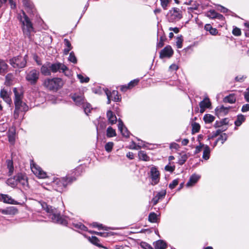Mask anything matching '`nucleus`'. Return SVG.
Wrapping results in <instances>:
<instances>
[{"mask_svg":"<svg viewBox=\"0 0 249 249\" xmlns=\"http://www.w3.org/2000/svg\"><path fill=\"white\" fill-rule=\"evenodd\" d=\"M228 136L226 133H223L217 139V141H221V143L223 144L224 142L227 140Z\"/></svg>","mask_w":249,"mask_h":249,"instance_id":"obj_51","label":"nucleus"},{"mask_svg":"<svg viewBox=\"0 0 249 249\" xmlns=\"http://www.w3.org/2000/svg\"><path fill=\"white\" fill-rule=\"evenodd\" d=\"M188 159V156L186 154H183L180 156V158H179L178 160V164L182 165H183L187 160Z\"/></svg>","mask_w":249,"mask_h":249,"instance_id":"obj_47","label":"nucleus"},{"mask_svg":"<svg viewBox=\"0 0 249 249\" xmlns=\"http://www.w3.org/2000/svg\"><path fill=\"white\" fill-rule=\"evenodd\" d=\"M88 238L89 241L91 242L93 245L99 247H103L100 243H99V240L97 237H96L95 236H92L91 237L89 236L87 237Z\"/></svg>","mask_w":249,"mask_h":249,"instance_id":"obj_34","label":"nucleus"},{"mask_svg":"<svg viewBox=\"0 0 249 249\" xmlns=\"http://www.w3.org/2000/svg\"><path fill=\"white\" fill-rule=\"evenodd\" d=\"M105 92H107L111 97L112 100L114 102H117L121 101V98L118 95V92L116 90H113L110 92L107 89H104Z\"/></svg>","mask_w":249,"mask_h":249,"instance_id":"obj_22","label":"nucleus"},{"mask_svg":"<svg viewBox=\"0 0 249 249\" xmlns=\"http://www.w3.org/2000/svg\"><path fill=\"white\" fill-rule=\"evenodd\" d=\"M178 179H174L172 182H171L169 185V187L171 189H173L175 188V187L178 184Z\"/></svg>","mask_w":249,"mask_h":249,"instance_id":"obj_58","label":"nucleus"},{"mask_svg":"<svg viewBox=\"0 0 249 249\" xmlns=\"http://www.w3.org/2000/svg\"><path fill=\"white\" fill-rule=\"evenodd\" d=\"M219 6L220 7V9H219V10H220V11L221 12L223 13H231L233 14H234L231 11H230L228 9L224 7V6H221V5H219Z\"/></svg>","mask_w":249,"mask_h":249,"instance_id":"obj_61","label":"nucleus"},{"mask_svg":"<svg viewBox=\"0 0 249 249\" xmlns=\"http://www.w3.org/2000/svg\"><path fill=\"white\" fill-rule=\"evenodd\" d=\"M85 166L81 165L77 167L74 170V175L73 177H79L81 175V174L85 172Z\"/></svg>","mask_w":249,"mask_h":249,"instance_id":"obj_33","label":"nucleus"},{"mask_svg":"<svg viewBox=\"0 0 249 249\" xmlns=\"http://www.w3.org/2000/svg\"><path fill=\"white\" fill-rule=\"evenodd\" d=\"M140 246L143 249H154L150 244L145 242H142Z\"/></svg>","mask_w":249,"mask_h":249,"instance_id":"obj_52","label":"nucleus"},{"mask_svg":"<svg viewBox=\"0 0 249 249\" xmlns=\"http://www.w3.org/2000/svg\"><path fill=\"white\" fill-rule=\"evenodd\" d=\"M92 226L94 228H98V230H102L104 229V227L101 224H99L97 222H93Z\"/></svg>","mask_w":249,"mask_h":249,"instance_id":"obj_60","label":"nucleus"},{"mask_svg":"<svg viewBox=\"0 0 249 249\" xmlns=\"http://www.w3.org/2000/svg\"><path fill=\"white\" fill-rule=\"evenodd\" d=\"M210 148L207 145L204 146V151L203 152L202 158L205 160H208L210 158Z\"/></svg>","mask_w":249,"mask_h":249,"instance_id":"obj_37","label":"nucleus"},{"mask_svg":"<svg viewBox=\"0 0 249 249\" xmlns=\"http://www.w3.org/2000/svg\"><path fill=\"white\" fill-rule=\"evenodd\" d=\"M245 117L243 114H239L237 115V119L234 122V124L237 126H239L241 124L245 122Z\"/></svg>","mask_w":249,"mask_h":249,"instance_id":"obj_35","label":"nucleus"},{"mask_svg":"<svg viewBox=\"0 0 249 249\" xmlns=\"http://www.w3.org/2000/svg\"><path fill=\"white\" fill-rule=\"evenodd\" d=\"M138 156L140 160L143 161H149L150 157H148L144 151H140L138 153Z\"/></svg>","mask_w":249,"mask_h":249,"instance_id":"obj_38","label":"nucleus"},{"mask_svg":"<svg viewBox=\"0 0 249 249\" xmlns=\"http://www.w3.org/2000/svg\"><path fill=\"white\" fill-rule=\"evenodd\" d=\"M161 5L164 9H166L169 2V0H160Z\"/></svg>","mask_w":249,"mask_h":249,"instance_id":"obj_62","label":"nucleus"},{"mask_svg":"<svg viewBox=\"0 0 249 249\" xmlns=\"http://www.w3.org/2000/svg\"><path fill=\"white\" fill-rule=\"evenodd\" d=\"M232 33L234 36H240L241 34L240 29L236 27L233 28Z\"/></svg>","mask_w":249,"mask_h":249,"instance_id":"obj_55","label":"nucleus"},{"mask_svg":"<svg viewBox=\"0 0 249 249\" xmlns=\"http://www.w3.org/2000/svg\"><path fill=\"white\" fill-rule=\"evenodd\" d=\"M107 116L109 123L111 124H116L117 122V117L115 114L110 110H109L107 112Z\"/></svg>","mask_w":249,"mask_h":249,"instance_id":"obj_29","label":"nucleus"},{"mask_svg":"<svg viewBox=\"0 0 249 249\" xmlns=\"http://www.w3.org/2000/svg\"><path fill=\"white\" fill-rule=\"evenodd\" d=\"M31 169L34 174L39 178H44L46 177V173L36 163H31Z\"/></svg>","mask_w":249,"mask_h":249,"instance_id":"obj_12","label":"nucleus"},{"mask_svg":"<svg viewBox=\"0 0 249 249\" xmlns=\"http://www.w3.org/2000/svg\"><path fill=\"white\" fill-rule=\"evenodd\" d=\"M18 18L22 23V30L24 37L28 38L30 41H33L32 34L34 32V28L30 18L24 12H23L22 16L20 15Z\"/></svg>","mask_w":249,"mask_h":249,"instance_id":"obj_3","label":"nucleus"},{"mask_svg":"<svg viewBox=\"0 0 249 249\" xmlns=\"http://www.w3.org/2000/svg\"><path fill=\"white\" fill-rule=\"evenodd\" d=\"M8 141L10 144L14 145L16 139V129L14 128H11L7 132Z\"/></svg>","mask_w":249,"mask_h":249,"instance_id":"obj_26","label":"nucleus"},{"mask_svg":"<svg viewBox=\"0 0 249 249\" xmlns=\"http://www.w3.org/2000/svg\"><path fill=\"white\" fill-rule=\"evenodd\" d=\"M0 201H2L5 203L11 204H17L18 203L17 201L12 198L11 196L6 194H1Z\"/></svg>","mask_w":249,"mask_h":249,"instance_id":"obj_25","label":"nucleus"},{"mask_svg":"<svg viewBox=\"0 0 249 249\" xmlns=\"http://www.w3.org/2000/svg\"><path fill=\"white\" fill-rule=\"evenodd\" d=\"M230 107H225L223 105L218 106L215 109V114L219 116L228 114Z\"/></svg>","mask_w":249,"mask_h":249,"instance_id":"obj_19","label":"nucleus"},{"mask_svg":"<svg viewBox=\"0 0 249 249\" xmlns=\"http://www.w3.org/2000/svg\"><path fill=\"white\" fill-rule=\"evenodd\" d=\"M41 205L42 208L50 213L49 217L52 219L53 222L66 226L72 225L77 230L88 231V228L82 223L76 222L72 219L61 215L60 213H57L56 212H55L52 207L48 205L45 202L42 203Z\"/></svg>","mask_w":249,"mask_h":249,"instance_id":"obj_1","label":"nucleus"},{"mask_svg":"<svg viewBox=\"0 0 249 249\" xmlns=\"http://www.w3.org/2000/svg\"><path fill=\"white\" fill-rule=\"evenodd\" d=\"M68 60H69V61L73 63V64H76L77 63V58H76L73 52H71L70 53V55L68 57Z\"/></svg>","mask_w":249,"mask_h":249,"instance_id":"obj_48","label":"nucleus"},{"mask_svg":"<svg viewBox=\"0 0 249 249\" xmlns=\"http://www.w3.org/2000/svg\"><path fill=\"white\" fill-rule=\"evenodd\" d=\"M114 146V143L112 142H107L105 145V150L108 153H109L111 152L112 148Z\"/></svg>","mask_w":249,"mask_h":249,"instance_id":"obj_46","label":"nucleus"},{"mask_svg":"<svg viewBox=\"0 0 249 249\" xmlns=\"http://www.w3.org/2000/svg\"><path fill=\"white\" fill-rule=\"evenodd\" d=\"M215 117L211 114H206L203 117V120L206 124H210L214 120Z\"/></svg>","mask_w":249,"mask_h":249,"instance_id":"obj_40","label":"nucleus"},{"mask_svg":"<svg viewBox=\"0 0 249 249\" xmlns=\"http://www.w3.org/2000/svg\"><path fill=\"white\" fill-rule=\"evenodd\" d=\"M13 91L14 94L13 100L15 106L13 117L15 119H18L20 114L24 115L29 110V107L23 101L24 93L21 89L14 88Z\"/></svg>","mask_w":249,"mask_h":249,"instance_id":"obj_2","label":"nucleus"},{"mask_svg":"<svg viewBox=\"0 0 249 249\" xmlns=\"http://www.w3.org/2000/svg\"><path fill=\"white\" fill-rule=\"evenodd\" d=\"M205 146V145L204 144H202L201 142H200L199 145L196 146V149L194 151V154H196L199 153L201 151L202 147H204Z\"/></svg>","mask_w":249,"mask_h":249,"instance_id":"obj_56","label":"nucleus"},{"mask_svg":"<svg viewBox=\"0 0 249 249\" xmlns=\"http://www.w3.org/2000/svg\"><path fill=\"white\" fill-rule=\"evenodd\" d=\"M7 167L8 169V176H11L14 172L13 162L12 160H7L6 161Z\"/></svg>","mask_w":249,"mask_h":249,"instance_id":"obj_32","label":"nucleus"},{"mask_svg":"<svg viewBox=\"0 0 249 249\" xmlns=\"http://www.w3.org/2000/svg\"><path fill=\"white\" fill-rule=\"evenodd\" d=\"M0 97L2 98L3 100L9 105V106H11L12 105V100L10 97L9 94L4 88H3L0 90Z\"/></svg>","mask_w":249,"mask_h":249,"instance_id":"obj_16","label":"nucleus"},{"mask_svg":"<svg viewBox=\"0 0 249 249\" xmlns=\"http://www.w3.org/2000/svg\"><path fill=\"white\" fill-rule=\"evenodd\" d=\"M175 166H172L170 165H167L165 167V170L170 172H173L175 170Z\"/></svg>","mask_w":249,"mask_h":249,"instance_id":"obj_63","label":"nucleus"},{"mask_svg":"<svg viewBox=\"0 0 249 249\" xmlns=\"http://www.w3.org/2000/svg\"><path fill=\"white\" fill-rule=\"evenodd\" d=\"M96 126L97 134L100 130H104L107 126V123L104 118L99 117L97 120L93 122Z\"/></svg>","mask_w":249,"mask_h":249,"instance_id":"obj_15","label":"nucleus"},{"mask_svg":"<svg viewBox=\"0 0 249 249\" xmlns=\"http://www.w3.org/2000/svg\"><path fill=\"white\" fill-rule=\"evenodd\" d=\"M228 123H229V119H228V118H224V119H222L220 121H216L215 122L214 126L215 128L220 127L224 125L228 124Z\"/></svg>","mask_w":249,"mask_h":249,"instance_id":"obj_36","label":"nucleus"},{"mask_svg":"<svg viewBox=\"0 0 249 249\" xmlns=\"http://www.w3.org/2000/svg\"><path fill=\"white\" fill-rule=\"evenodd\" d=\"M235 97L234 95L232 94H230L229 95L226 96L224 99V101L225 102H227L230 104H233L235 103Z\"/></svg>","mask_w":249,"mask_h":249,"instance_id":"obj_42","label":"nucleus"},{"mask_svg":"<svg viewBox=\"0 0 249 249\" xmlns=\"http://www.w3.org/2000/svg\"><path fill=\"white\" fill-rule=\"evenodd\" d=\"M148 220L151 223H156L157 222V214L154 212L150 213L148 216Z\"/></svg>","mask_w":249,"mask_h":249,"instance_id":"obj_43","label":"nucleus"},{"mask_svg":"<svg viewBox=\"0 0 249 249\" xmlns=\"http://www.w3.org/2000/svg\"><path fill=\"white\" fill-rule=\"evenodd\" d=\"M76 179V177L69 175L65 177L56 178L53 181V187L57 191L61 192L66 188L68 185L71 184Z\"/></svg>","mask_w":249,"mask_h":249,"instance_id":"obj_5","label":"nucleus"},{"mask_svg":"<svg viewBox=\"0 0 249 249\" xmlns=\"http://www.w3.org/2000/svg\"><path fill=\"white\" fill-rule=\"evenodd\" d=\"M192 133L193 134L197 133L199 132L200 128V126L198 123L195 122L192 124Z\"/></svg>","mask_w":249,"mask_h":249,"instance_id":"obj_44","label":"nucleus"},{"mask_svg":"<svg viewBox=\"0 0 249 249\" xmlns=\"http://www.w3.org/2000/svg\"><path fill=\"white\" fill-rule=\"evenodd\" d=\"M3 214L6 215H14L18 213V209L13 206L8 207L1 211Z\"/></svg>","mask_w":249,"mask_h":249,"instance_id":"obj_27","label":"nucleus"},{"mask_svg":"<svg viewBox=\"0 0 249 249\" xmlns=\"http://www.w3.org/2000/svg\"><path fill=\"white\" fill-rule=\"evenodd\" d=\"M44 86L50 90L57 91L63 86V82L61 78H48L44 82Z\"/></svg>","mask_w":249,"mask_h":249,"instance_id":"obj_7","label":"nucleus"},{"mask_svg":"<svg viewBox=\"0 0 249 249\" xmlns=\"http://www.w3.org/2000/svg\"><path fill=\"white\" fill-rule=\"evenodd\" d=\"M40 71L43 75H51L52 72L50 69V62H47L45 64H43L41 67Z\"/></svg>","mask_w":249,"mask_h":249,"instance_id":"obj_24","label":"nucleus"},{"mask_svg":"<svg viewBox=\"0 0 249 249\" xmlns=\"http://www.w3.org/2000/svg\"><path fill=\"white\" fill-rule=\"evenodd\" d=\"M107 136L108 138H111L116 136V131L112 127L109 126L107 129Z\"/></svg>","mask_w":249,"mask_h":249,"instance_id":"obj_41","label":"nucleus"},{"mask_svg":"<svg viewBox=\"0 0 249 249\" xmlns=\"http://www.w3.org/2000/svg\"><path fill=\"white\" fill-rule=\"evenodd\" d=\"M199 107L200 108V111L203 113L206 108H209L211 106V103L208 97H205L202 101L199 103Z\"/></svg>","mask_w":249,"mask_h":249,"instance_id":"obj_23","label":"nucleus"},{"mask_svg":"<svg viewBox=\"0 0 249 249\" xmlns=\"http://www.w3.org/2000/svg\"><path fill=\"white\" fill-rule=\"evenodd\" d=\"M204 29L207 31H209L210 34L215 36L218 34V31L216 28H213L210 24H207L204 26Z\"/></svg>","mask_w":249,"mask_h":249,"instance_id":"obj_31","label":"nucleus"},{"mask_svg":"<svg viewBox=\"0 0 249 249\" xmlns=\"http://www.w3.org/2000/svg\"><path fill=\"white\" fill-rule=\"evenodd\" d=\"M138 140L140 142H138V145H137L139 147H142L143 148H147L149 149H151L153 148L152 147H147L145 144V142L140 140V139H138Z\"/></svg>","mask_w":249,"mask_h":249,"instance_id":"obj_59","label":"nucleus"},{"mask_svg":"<svg viewBox=\"0 0 249 249\" xmlns=\"http://www.w3.org/2000/svg\"><path fill=\"white\" fill-rule=\"evenodd\" d=\"M182 36H178L177 38V41H176V45L177 46V48L178 49H180L182 47Z\"/></svg>","mask_w":249,"mask_h":249,"instance_id":"obj_53","label":"nucleus"},{"mask_svg":"<svg viewBox=\"0 0 249 249\" xmlns=\"http://www.w3.org/2000/svg\"><path fill=\"white\" fill-rule=\"evenodd\" d=\"M28 55L24 56L18 55L13 57L9 60L10 65L14 69H20L25 68L27 65Z\"/></svg>","mask_w":249,"mask_h":249,"instance_id":"obj_6","label":"nucleus"},{"mask_svg":"<svg viewBox=\"0 0 249 249\" xmlns=\"http://www.w3.org/2000/svg\"><path fill=\"white\" fill-rule=\"evenodd\" d=\"M9 71V66L6 61L0 58V75H4Z\"/></svg>","mask_w":249,"mask_h":249,"instance_id":"obj_21","label":"nucleus"},{"mask_svg":"<svg viewBox=\"0 0 249 249\" xmlns=\"http://www.w3.org/2000/svg\"><path fill=\"white\" fill-rule=\"evenodd\" d=\"M174 53L172 47L170 45H167L164 47L160 53V57L163 58L165 57H171Z\"/></svg>","mask_w":249,"mask_h":249,"instance_id":"obj_14","label":"nucleus"},{"mask_svg":"<svg viewBox=\"0 0 249 249\" xmlns=\"http://www.w3.org/2000/svg\"><path fill=\"white\" fill-rule=\"evenodd\" d=\"M89 231V232L90 233H94L98 235H100L101 236H103V237H107L108 235L107 233V232H98V231Z\"/></svg>","mask_w":249,"mask_h":249,"instance_id":"obj_57","label":"nucleus"},{"mask_svg":"<svg viewBox=\"0 0 249 249\" xmlns=\"http://www.w3.org/2000/svg\"><path fill=\"white\" fill-rule=\"evenodd\" d=\"M241 111L243 112H246L249 111V104H246L244 105L241 108Z\"/></svg>","mask_w":249,"mask_h":249,"instance_id":"obj_64","label":"nucleus"},{"mask_svg":"<svg viewBox=\"0 0 249 249\" xmlns=\"http://www.w3.org/2000/svg\"><path fill=\"white\" fill-rule=\"evenodd\" d=\"M225 130H224V131ZM222 131H223V130L221 129H217L216 131H214L212 133V136H208V140H210L211 139H213V138H215L218 136Z\"/></svg>","mask_w":249,"mask_h":249,"instance_id":"obj_50","label":"nucleus"},{"mask_svg":"<svg viewBox=\"0 0 249 249\" xmlns=\"http://www.w3.org/2000/svg\"><path fill=\"white\" fill-rule=\"evenodd\" d=\"M15 176H14L13 178H9L6 181V183L11 187L15 188L17 186V183H16Z\"/></svg>","mask_w":249,"mask_h":249,"instance_id":"obj_39","label":"nucleus"},{"mask_svg":"<svg viewBox=\"0 0 249 249\" xmlns=\"http://www.w3.org/2000/svg\"><path fill=\"white\" fill-rule=\"evenodd\" d=\"M200 176L196 174H193L190 178L189 181L186 183V186L190 187L194 185L199 179Z\"/></svg>","mask_w":249,"mask_h":249,"instance_id":"obj_28","label":"nucleus"},{"mask_svg":"<svg viewBox=\"0 0 249 249\" xmlns=\"http://www.w3.org/2000/svg\"><path fill=\"white\" fill-rule=\"evenodd\" d=\"M15 178L17 186H20L22 187L23 188L26 189L28 187V183L26 176L21 173H18L15 176Z\"/></svg>","mask_w":249,"mask_h":249,"instance_id":"obj_11","label":"nucleus"},{"mask_svg":"<svg viewBox=\"0 0 249 249\" xmlns=\"http://www.w3.org/2000/svg\"><path fill=\"white\" fill-rule=\"evenodd\" d=\"M50 69L52 73L62 72L68 77H70L72 75L71 71L63 63L59 62L50 63Z\"/></svg>","mask_w":249,"mask_h":249,"instance_id":"obj_8","label":"nucleus"},{"mask_svg":"<svg viewBox=\"0 0 249 249\" xmlns=\"http://www.w3.org/2000/svg\"><path fill=\"white\" fill-rule=\"evenodd\" d=\"M216 14L214 10H210L206 13V16L210 18L213 19L215 18Z\"/></svg>","mask_w":249,"mask_h":249,"instance_id":"obj_45","label":"nucleus"},{"mask_svg":"<svg viewBox=\"0 0 249 249\" xmlns=\"http://www.w3.org/2000/svg\"><path fill=\"white\" fill-rule=\"evenodd\" d=\"M150 173L152 179L151 184L153 185L157 184L160 181V173L158 169L155 166L152 167Z\"/></svg>","mask_w":249,"mask_h":249,"instance_id":"obj_13","label":"nucleus"},{"mask_svg":"<svg viewBox=\"0 0 249 249\" xmlns=\"http://www.w3.org/2000/svg\"><path fill=\"white\" fill-rule=\"evenodd\" d=\"M139 82V79H135L131 80L127 85L129 87L130 89L136 86Z\"/></svg>","mask_w":249,"mask_h":249,"instance_id":"obj_54","label":"nucleus"},{"mask_svg":"<svg viewBox=\"0 0 249 249\" xmlns=\"http://www.w3.org/2000/svg\"><path fill=\"white\" fill-rule=\"evenodd\" d=\"M118 129L121 132L122 135L126 138L129 137L130 132L127 128L124 125L123 121L119 119L118 120Z\"/></svg>","mask_w":249,"mask_h":249,"instance_id":"obj_17","label":"nucleus"},{"mask_svg":"<svg viewBox=\"0 0 249 249\" xmlns=\"http://www.w3.org/2000/svg\"><path fill=\"white\" fill-rule=\"evenodd\" d=\"M71 98L72 99L75 104L77 106H81L83 107L85 113L88 115L92 109L90 104L86 101L84 93L81 92L74 93L71 95Z\"/></svg>","mask_w":249,"mask_h":249,"instance_id":"obj_4","label":"nucleus"},{"mask_svg":"<svg viewBox=\"0 0 249 249\" xmlns=\"http://www.w3.org/2000/svg\"><path fill=\"white\" fill-rule=\"evenodd\" d=\"M77 77L78 78V79H79L80 82L81 83H88L89 82V77L86 76V77H84L82 74H77Z\"/></svg>","mask_w":249,"mask_h":249,"instance_id":"obj_49","label":"nucleus"},{"mask_svg":"<svg viewBox=\"0 0 249 249\" xmlns=\"http://www.w3.org/2000/svg\"><path fill=\"white\" fill-rule=\"evenodd\" d=\"M155 249H165L167 248L166 243L162 240H159L154 243Z\"/></svg>","mask_w":249,"mask_h":249,"instance_id":"obj_30","label":"nucleus"},{"mask_svg":"<svg viewBox=\"0 0 249 249\" xmlns=\"http://www.w3.org/2000/svg\"><path fill=\"white\" fill-rule=\"evenodd\" d=\"M39 76V71L34 69L27 72L25 79L31 85H34L37 83Z\"/></svg>","mask_w":249,"mask_h":249,"instance_id":"obj_10","label":"nucleus"},{"mask_svg":"<svg viewBox=\"0 0 249 249\" xmlns=\"http://www.w3.org/2000/svg\"><path fill=\"white\" fill-rule=\"evenodd\" d=\"M158 42L157 43V48H160L163 47L164 42L166 40V37L163 33V31H158L157 33Z\"/></svg>","mask_w":249,"mask_h":249,"instance_id":"obj_18","label":"nucleus"},{"mask_svg":"<svg viewBox=\"0 0 249 249\" xmlns=\"http://www.w3.org/2000/svg\"><path fill=\"white\" fill-rule=\"evenodd\" d=\"M166 192L165 190H161L158 192L156 195L152 198V202L153 205H156L159 200L163 199L166 195Z\"/></svg>","mask_w":249,"mask_h":249,"instance_id":"obj_20","label":"nucleus"},{"mask_svg":"<svg viewBox=\"0 0 249 249\" xmlns=\"http://www.w3.org/2000/svg\"><path fill=\"white\" fill-rule=\"evenodd\" d=\"M166 17L168 22L175 23L182 18V12L179 8L173 7L168 12Z\"/></svg>","mask_w":249,"mask_h":249,"instance_id":"obj_9","label":"nucleus"}]
</instances>
